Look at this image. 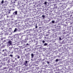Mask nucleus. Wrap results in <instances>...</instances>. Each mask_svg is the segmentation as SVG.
Here are the masks:
<instances>
[{
    "mask_svg": "<svg viewBox=\"0 0 73 73\" xmlns=\"http://www.w3.org/2000/svg\"><path fill=\"white\" fill-rule=\"evenodd\" d=\"M8 30L5 31H4L3 33L5 35H8Z\"/></svg>",
    "mask_w": 73,
    "mask_h": 73,
    "instance_id": "12",
    "label": "nucleus"
},
{
    "mask_svg": "<svg viewBox=\"0 0 73 73\" xmlns=\"http://www.w3.org/2000/svg\"><path fill=\"white\" fill-rule=\"evenodd\" d=\"M59 40H62V39H61V37H59Z\"/></svg>",
    "mask_w": 73,
    "mask_h": 73,
    "instance_id": "44",
    "label": "nucleus"
},
{
    "mask_svg": "<svg viewBox=\"0 0 73 73\" xmlns=\"http://www.w3.org/2000/svg\"><path fill=\"white\" fill-rule=\"evenodd\" d=\"M14 52H16V53H18V52L20 50V49L18 48H14Z\"/></svg>",
    "mask_w": 73,
    "mask_h": 73,
    "instance_id": "6",
    "label": "nucleus"
},
{
    "mask_svg": "<svg viewBox=\"0 0 73 73\" xmlns=\"http://www.w3.org/2000/svg\"><path fill=\"white\" fill-rule=\"evenodd\" d=\"M55 22V21H54L52 20V24H54Z\"/></svg>",
    "mask_w": 73,
    "mask_h": 73,
    "instance_id": "32",
    "label": "nucleus"
},
{
    "mask_svg": "<svg viewBox=\"0 0 73 73\" xmlns=\"http://www.w3.org/2000/svg\"><path fill=\"white\" fill-rule=\"evenodd\" d=\"M28 40V38H26L24 40H23L22 41L21 43V44H23L24 46L25 45V42H27V41Z\"/></svg>",
    "mask_w": 73,
    "mask_h": 73,
    "instance_id": "2",
    "label": "nucleus"
},
{
    "mask_svg": "<svg viewBox=\"0 0 73 73\" xmlns=\"http://www.w3.org/2000/svg\"><path fill=\"white\" fill-rule=\"evenodd\" d=\"M9 52H10V53H11V54H12V53H13V51L11 50V51H9Z\"/></svg>",
    "mask_w": 73,
    "mask_h": 73,
    "instance_id": "24",
    "label": "nucleus"
},
{
    "mask_svg": "<svg viewBox=\"0 0 73 73\" xmlns=\"http://www.w3.org/2000/svg\"><path fill=\"white\" fill-rule=\"evenodd\" d=\"M25 37V35H23L21 36V38H24Z\"/></svg>",
    "mask_w": 73,
    "mask_h": 73,
    "instance_id": "30",
    "label": "nucleus"
},
{
    "mask_svg": "<svg viewBox=\"0 0 73 73\" xmlns=\"http://www.w3.org/2000/svg\"><path fill=\"white\" fill-rule=\"evenodd\" d=\"M31 41H32V42H33L34 43L36 42V41L35 40H31Z\"/></svg>",
    "mask_w": 73,
    "mask_h": 73,
    "instance_id": "22",
    "label": "nucleus"
},
{
    "mask_svg": "<svg viewBox=\"0 0 73 73\" xmlns=\"http://www.w3.org/2000/svg\"><path fill=\"white\" fill-rule=\"evenodd\" d=\"M47 33H49V32H47Z\"/></svg>",
    "mask_w": 73,
    "mask_h": 73,
    "instance_id": "56",
    "label": "nucleus"
},
{
    "mask_svg": "<svg viewBox=\"0 0 73 73\" xmlns=\"http://www.w3.org/2000/svg\"><path fill=\"white\" fill-rule=\"evenodd\" d=\"M47 64H49V62H48V61H47Z\"/></svg>",
    "mask_w": 73,
    "mask_h": 73,
    "instance_id": "50",
    "label": "nucleus"
},
{
    "mask_svg": "<svg viewBox=\"0 0 73 73\" xmlns=\"http://www.w3.org/2000/svg\"><path fill=\"white\" fill-rule=\"evenodd\" d=\"M9 56V57H13V55L12 54H10Z\"/></svg>",
    "mask_w": 73,
    "mask_h": 73,
    "instance_id": "31",
    "label": "nucleus"
},
{
    "mask_svg": "<svg viewBox=\"0 0 73 73\" xmlns=\"http://www.w3.org/2000/svg\"><path fill=\"white\" fill-rule=\"evenodd\" d=\"M42 42L43 43H45V42L44 40H43L42 41Z\"/></svg>",
    "mask_w": 73,
    "mask_h": 73,
    "instance_id": "41",
    "label": "nucleus"
},
{
    "mask_svg": "<svg viewBox=\"0 0 73 73\" xmlns=\"http://www.w3.org/2000/svg\"><path fill=\"white\" fill-rule=\"evenodd\" d=\"M14 59L15 60H16V61H17V58H14Z\"/></svg>",
    "mask_w": 73,
    "mask_h": 73,
    "instance_id": "45",
    "label": "nucleus"
},
{
    "mask_svg": "<svg viewBox=\"0 0 73 73\" xmlns=\"http://www.w3.org/2000/svg\"><path fill=\"white\" fill-rule=\"evenodd\" d=\"M59 27H60V26H59Z\"/></svg>",
    "mask_w": 73,
    "mask_h": 73,
    "instance_id": "60",
    "label": "nucleus"
},
{
    "mask_svg": "<svg viewBox=\"0 0 73 73\" xmlns=\"http://www.w3.org/2000/svg\"><path fill=\"white\" fill-rule=\"evenodd\" d=\"M34 29H33V31H34Z\"/></svg>",
    "mask_w": 73,
    "mask_h": 73,
    "instance_id": "58",
    "label": "nucleus"
},
{
    "mask_svg": "<svg viewBox=\"0 0 73 73\" xmlns=\"http://www.w3.org/2000/svg\"><path fill=\"white\" fill-rule=\"evenodd\" d=\"M31 58H34V54H33L32 53L31 55Z\"/></svg>",
    "mask_w": 73,
    "mask_h": 73,
    "instance_id": "19",
    "label": "nucleus"
},
{
    "mask_svg": "<svg viewBox=\"0 0 73 73\" xmlns=\"http://www.w3.org/2000/svg\"><path fill=\"white\" fill-rule=\"evenodd\" d=\"M48 45V43H45L44 44V46H46Z\"/></svg>",
    "mask_w": 73,
    "mask_h": 73,
    "instance_id": "27",
    "label": "nucleus"
},
{
    "mask_svg": "<svg viewBox=\"0 0 73 73\" xmlns=\"http://www.w3.org/2000/svg\"><path fill=\"white\" fill-rule=\"evenodd\" d=\"M20 36H21L19 34H16L15 36V37H16V38H19Z\"/></svg>",
    "mask_w": 73,
    "mask_h": 73,
    "instance_id": "13",
    "label": "nucleus"
},
{
    "mask_svg": "<svg viewBox=\"0 0 73 73\" xmlns=\"http://www.w3.org/2000/svg\"><path fill=\"white\" fill-rule=\"evenodd\" d=\"M15 60H13L12 61V62H15Z\"/></svg>",
    "mask_w": 73,
    "mask_h": 73,
    "instance_id": "52",
    "label": "nucleus"
},
{
    "mask_svg": "<svg viewBox=\"0 0 73 73\" xmlns=\"http://www.w3.org/2000/svg\"><path fill=\"white\" fill-rule=\"evenodd\" d=\"M31 60H32V59Z\"/></svg>",
    "mask_w": 73,
    "mask_h": 73,
    "instance_id": "63",
    "label": "nucleus"
},
{
    "mask_svg": "<svg viewBox=\"0 0 73 73\" xmlns=\"http://www.w3.org/2000/svg\"><path fill=\"white\" fill-rule=\"evenodd\" d=\"M29 62V61L27 60H25L24 62H23V65H25V66H28V63Z\"/></svg>",
    "mask_w": 73,
    "mask_h": 73,
    "instance_id": "5",
    "label": "nucleus"
},
{
    "mask_svg": "<svg viewBox=\"0 0 73 73\" xmlns=\"http://www.w3.org/2000/svg\"><path fill=\"white\" fill-rule=\"evenodd\" d=\"M58 56V57H59V56Z\"/></svg>",
    "mask_w": 73,
    "mask_h": 73,
    "instance_id": "59",
    "label": "nucleus"
},
{
    "mask_svg": "<svg viewBox=\"0 0 73 73\" xmlns=\"http://www.w3.org/2000/svg\"><path fill=\"white\" fill-rule=\"evenodd\" d=\"M0 28H1V25H0Z\"/></svg>",
    "mask_w": 73,
    "mask_h": 73,
    "instance_id": "54",
    "label": "nucleus"
},
{
    "mask_svg": "<svg viewBox=\"0 0 73 73\" xmlns=\"http://www.w3.org/2000/svg\"><path fill=\"white\" fill-rule=\"evenodd\" d=\"M70 17V18H73V17H72V15H71Z\"/></svg>",
    "mask_w": 73,
    "mask_h": 73,
    "instance_id": "43",
    "label": "nucleus"
},
{
    "mask_svg": "<svg viewBox=\"0 0 73 73\" xmlns=\"http://www.w3.org/2000/svg\"><path fill=\"white\" fill-rule=\"evenodd\" d=\"M46 36H48V35H46Z\"/></svg>",
    "mask_w": 73,
    "mask_h": 73,
    "instance_id": "55",
    "label": "nucleus"
},
{
    "mask_svg": "<svg viewBox=\"0 0 73 73\" xmlns=\"http://www.w3.org/2000/svg\"><path fill=\"white\" fill-rule=\"evenodd\" d=\"M17 15V11H16L14 12L13 13V16H16Z\"/></svg>",
    "mask_w": 73,
    "mask_h": 73,
    "instance_id": "9",
    "label": "nucleus"
},
{
    "mask_svg": "<svg viewBox=\"0 0 73 73\" xmlns=\"http://www.w3.org/2000/svg\"><path fill=\"white\" fill-rule=\"evenodd\" d=\"M7 17H8V16H7Z\"/></svg>",
    "mask_w": 73,
    "mask_h": 73,
    "instance_id": "61",
    "label": "nucleus"
},
{
    "mask_svg": "<svg viewBox=\"0 0 73 73\" xmlns=\"http://www.w3.org/2000/svg\"><path fill=\"white\" fill-rule=\"evenodd\" d=\"M29 39L31 40V41H32V38H29Z\"/></svg>",
    "mask_w": 73,
    "mask_h": 73,
    "instance_id": "46",
    "label": "nucleus"
},
{
    "mask_svg": "<svg viewBox=\"0 0 73 73\" xmlns=\"http://www.w3.org/2000/svg\"><path fill=\"white\" fill-rule=\"evenodd\" d=\"M3 52H4V55L5 56H7V53H8L9 52L8 51H5L4 50H3Z\"/></svg>",
    "mask_w": 73,
    "mask_h": 73,
    "instance_id": "7",
    "label": "nucleus"
},
{
    "mask_svg": "<svg viewBox=\"0 0 73 73\" xmlns=\"http://www.w3.org/2000/svg\"><path fill=\"white\" fill-rule=\"evenodd\" d=\"M18 53L19 54H21L22 53V52H21V51L20 50V49H19V50L18 51Z\"/></svg>",
    "mask_w": 73,
    "mask_h": 73,
    "instance_id": "18",
    "label": "nucleus"
},
{
    "mask_svg": "<svg viewBox=\"0 0 73 73\" xmlns=\"http://www.w3.org/2000/svg\"><path fill=\"white\" fill-rule=\"evenodd\" d=\"M37 28H38V27L37 26V24H36L35 26V28L36 29H37Z\"/></svg>",
    "mask_w": 73,
    "mask_h": 73,
    "instance_id": "35",
    "label": "nucleus"
},
{
    "mask_svg": "<svg viewBox=\"0 0 73 73\" xmlns=\"http://www.w3.org/2000/svg\"><path fill=\"white\" fill-rule=\"evenodd\" d=\"M7 1H5L4 2V0H2L1 1V3L3 4L4 3V4L5 5H7Z\"/></svg>",
    "mask_w": 73,
    "mask_h": 73,
    "instance_id": "10",
    "label": "nucleus"
},
{
    "mask_svg": "<svg viewBox=\"0 0 73 73\" xmlns=\"http://www.w3.org/2000/svg\"><path fill=\"white\" fill-rule=\"evenodd\" d=\"M29 22V23H33V20L30 21Z\"/></svg>",
    "mask_w": 73,
    "mask_h": 73,
    "instance_id": "26",
    "label": "nucleus"
},
{
    "mask_svg": "<svg viewBox=\"0 0 73 73\" xmlns=\"http://www.w3.org/2000/svg\"><path fill=\"white\" fill-rule=\"evenodd\" d=\"M66 23H68L70 22V19H69V18H67L66 19Z\"/></svg>",
    "mask_w": 73,
    "mask_h": 73,
    "instance_id": "15",
    "label": "nucleus"
},
{
    "mask_svg": "<svg viewBox=\"0 0 73 73\" xmlns=\"http://www.w3.org/2000/svg\"><path fill=\"white\" fill-rule=\"evenodd\" d=\"M15 44H13L14 45H17V44H18V43L17 42H15Z\"/></svg>",
    "mask_w": 73,
    "mask_h": 73,
    "instance_id": "23",
    "label": "nucleus"
},
{
    "mask_svg": "<svg viewBox=\"0 0 73 73\" xmlns=\"http://www.w3.org/2000/svg\"><path fill=\"white\" fill-rule=\"evenodd\" d=\"M9 41V39H7L6 40H4L3 41V42H4L5 44H8V41Z\"/></svg>",
    "mask_w": 73,
    "mask_h": 73,
    "instance_id": "11",
    "label": "nucleus"
},
{
    "mask_svg": "<svg viewBox=\"0 0 73 73\" xmlns=\"http://www.w3.org/2000/svg\"><path fill=\"white\" fill-rule=\"evenodd\" d=\"M23 57V56H21V57Z\"/></svg>",
    "mask_w": 73,
    "mask_h": 73,
    "instance_id": "64",
    "label": "nucleus"
},
{
    "mask_svg": "<svg viewBox=\"0 0 73 73\" xmlns=\"http://www.w3.org/2000/svg\"><path fill=\"white\" fill-rule=\"evenodd\" d=\"M5 61H7L8 59H7V58H5Z\"/></svg>",
    "mask_w": 73,
    "mask_h": 73,
    "instance_id": "39",
    "label": "nucleus"
},
{
    "mask_svg": "<svg viewBox=\"0 0 73 73\" xmlns=\"http://www.w3.org/2000/svg\"><path fill=\"white\" fill-rule=\"evenodd\" d=\"M0 64H1L3 65H5V63H2V62H1L0 63Z\"/></svg>",
    "mask_w": 73,
    "mask_h": 73,
    "instance_id": "36",
    "label": "nucleus"
},
{
    "mask_svg": "<svg viewBox=\"0 0 73 73\" xmlns=\"http://www.w3.org/2000/svg\"><path fill=\"white\" fill-rule=\"evenodd\" d=\"M58 61H59V60L58 59H56L55 60L56 62H58Z\"/></svg>",
    "mask_w": 73,
    "mask_h": 73,
    "instance_id": "34",
    "label": "nucleus"
},
{
    "mask_svg": "<svg viewBox=\"0 0 73 73\" xmlns=\"http://www.w3.org/2000/svg\"><path fill=\"white\" fill-rule=\"evenodd\" d=\"M42 17L43 19H44V18H45V15H42Z\"/></svg>",
    "mask_w": 73,
    "mask_h": 73,
    "instance_id": "33",
    "label": "nucleus"
},
{
    "mask_svg": "<svg viewBox=\"0 0 73 73\" xmlns=\"http://www.w3.org/2000/svg\"><path fill=\"white\" fill-rule=\"evenodd\" d=\"M11 9L8 10L7 11V13H8V14H9L10 13H11Z\"/></svg>",
    "mask_w": 73,
    "mask_h": 73,
    "instance_id": "17",
    "label": "nucleus"
},
{
    "mask_svg": "<svg viewBox=\"0 0 73 73\" xmlns=\"http://www.w3.org/2000/svg\"><path fill=\"white\" fill-rule=\"evenodd\" d=\"M62 4V3H60L59 4V5H61Z\"/></svg>",
    "mask_w": 73,
    "mask_h": 73,
    "instance_id": "49",
    "label": "nucleus"
},
{
    "mask_svg": "<svg viewBox=\"0 0 73 73\" xmlns=\"http://www.w3.org/2000/svg\"><path fill=\"white\" fill-rule=\"evenodd\" d=\"M30 55H31V54H30V53H28L25 54V56L26 58H29L30 57Z\"/></svg>",
    "mask_w": 73,
    "mask_h": 73,
    "instance_id": "4",
    "label": "nucleus"
},
{
    "mask_svg": "<svg viewBox=\"0 0 73 73\" xmlns=\"http://www.w3.org/2000/svg\"><path fill=\"white\" fill-rule=\"evenodd\" d=\"M19 29L20 28H19V27L15 28L14 31V33L15 32H16L17 31H19Z\"/></svg>",
    "mask_w": 73,
    "mask_h": 73,
    "instance_id": "8",
    "label": "nucleus"
},
{
    "mask_svg": "<svg viewBox=\"0 0 73 73\" xmlns=\"http://www.w3.org/2000/svg\"><path fill=\"white\" fill-rule=\"evenodd\" d=\"M13 48V47H10L9 48V49L10 50H11Z\"/></svg>",
    "mask_w": 73,
    "mask_h": 73,
    "instance_id": "25",
    "label": "nucleus"
},
{
    "mask_svg": "<svg viewBox=\"0 0 73 73\" xmlns=\"http://www.w3.org/2000/svg\"><path fill=\"white\" fill-rule=\"evenodd\" d=\"M64 14H66V13H67V12L66 11H64Z\"/></svg>",
    "mask_w": 73,
    "mask_h": 73,
    "instance_id": "29",
    "label": "nucleus"
},
{
    "mask_svg": "<svg viewBox=\"0 0 73 73\" xmlns=\"http://www.w3.org/2000/svg\"><path fill=\"white\" fill-rule=\"evenodd\" d=\"M15 10V9H13V10Z\"/></svg>",
    "mask_w": 73,
    "mask_h": 73,
    "instance_id": "62",
    "label": "nucleus"
},
{
    "mask_svg": "<svg viewBox=\"0 0 73 73\" xmlns=\"http://www.w3.org/2000/svg\"><path fill=\"white\" fill-rule=\"evenodd\" d=\"M7 67H5L3 68V69H7Z\"/></svg>",
    "mask_w": 73,
    "mask_h": 73,
    "instance_id": "37",
    "label": "nucleus"
},
{
    "mask_svg": "<svg viewBox=\"0 0 73 73\" xmlns=\"http://www.w3.org/2000/svg\"><path fill=\"white\" fill-rule=\"evenodd\" d=\"M15 57H17V58L18 59H19L20 58V56L19 55H17L15 56Z\"/></svg>",
    "mask_w": 73,
    "mask_h": 73,
    "instance_id": "21",
    "label": "nucleus"
},
{
    "mask_svg": "<svg viewBox=\"0 0 73 73\" xmlns=\"http://www.w3.org/2000/svg\"><path fill=\"white\" fill-rule=\"evenodd\" d=\"M54 9H56V8H57V4L55 3L54 5Z\"/></svg>",
    "mask_w": 73,
    "mask_h": 73,
    "instance_id": "20",
    "label": "nucleus"
},
{
    "mask_svg": "<svg viewBox=\"0 0 73 73\" xmlns=\"http://www.w3.org/2000/svg\"><path fill=\"white\" fill-rule=\"evenodd\" d=\"M26 31V32H26L27 33H30V32H32V31H33V30H32V29H31L29 30Z\"/></svg>",
    "mask_w": 73,
    "mask_h": 73,
    "instance_id": "14",
    "label": "nucleus"
},
{
    "mask_svg": "<svg viewBox=\"0 0 73 73\" xmlns=\"http://www.w3.org/2000/svg\"><path fill=\"white\" fill-rule=\"evenodd\" d=\"M9 38H12V36H9Z\"/></svg>",
    "mask_w": 73,
    "mask_h": 73,
    "instance_id": "51",
    "label": "nucleus"
},
{
    "mask_svg": "<svg viewBox=\"0 0 73 73\" xmlns=\"http://www.w3.org/2000/svg\"><path fill=\"white\" fill-rule=\"evenodd\" d=\"M21 61H23V59H22V58L21 59H20V60L21 61Z\"/></svg>",
    "mask_w": 73,
    "mask_h": 73,
    "instance_id": "42",
    "label": "nucleus"
},
{
    "mask_svg": "<svg viewBox=\"0 0 73 73\" xmlns=\"http://www.w3.org/2000/svg\"><path fill=\"white\" fill-rule=\"evenodd\" d=\"M11 40H12V41H13V40H13V38H11Z\"/></svg>",
    "mask_w": 73,
    "mask_h": 73,
    "instance_id": "47",
    "label": "nucleus"
},
{
    "mask_svg": "<svg viewBox=\"0 0 73 73\" xmlns=\"http://www.w3.org/2000/svg\"><path fill=\"white\" fill-rule=\"evenodd\" d=\"M26 45H29V44L28 43H27L26 44Z\"/></svg>",
    "mask_w": 73,
    "mask_h": 73,
    "instance_id": "48",
    "label": "nucleus"
},
{
    "mask_svg": "<svg viewBox=\"0 0 73 73\" xmlns=\"http://www.w3.org/2000/svg\"><path fill=\"white\" fill-rule=\"evenodd\" d=\"M8 35H12V32L10 31L9 30H8Z\"/></svg>",
    "mask_w": 73,
    "mask_h": 73,
    "instance_id": "16",
    "label": "nucleus"
},
{
    "mask_svg": "<svg viewBox=\"0 0 73 73\" xmlns=\"http://www.w3.org/2000/svg\"><path fill=\"white\" fill-rule=\"evenodd\" d=\"M10 3V5L9 6V7H11V8H15V5H14V4L15 3V0H11Z\"/></svg>",
    "mask_w": 73,
    "mask_h": 73,
    "instance_id": "1",
    "label": "nucleus"
},
{
    "mask_svg": "<svg viewBox=\"0 0 73 73\" xmlns=\"http://www.w3.org/2000/svg\"><path fill=\"white\" fill-rule=\"evenodd\" d=\"M12 41H11L10 40H9L7 43V46H10V45H13L12 44Z\"/></svg>",
    "mask_w": 73,
    "mask_h": 73,
    "instance_id": "3",
    "label": "nucleus"
},
{
    "mask_svg": "<svg viewBox=\"0 0 73 73\" xmlns=\"http://www.w3.org/2000/svg\"><path fill=\"white\" fill-rule=\"evenodd\" d=\"M65 8H66V7H65V6H64L63 8V9H65Z\"/></svg>",
    "mask_w": 73,
    "mask_h": 73,
    "instance_id": "38",
    "label": "nucleus"
},
{
    "mask_svg": "<svg viewBox=\"0 0 73 73\" xmlns=\"http://www.w3.org/2000/svg\"><path fill=\"white\" fill-rule=\"evenodd\" d=\"M46 3H47V2L46 1L44 2V4H45V5H46Z\"/></svg>",
    "mask_w": 73,
    "mask_h": 73,
    "instance_id": "40",
    "label": "nucleus"
},
{
    "mask_svg": "<svg viewBox=\"0 0 73 73\" xmlns=\"http://www.w3.org/2000/svg\"><path fill=\"white\" fill-rule=\"evenodd\" d=\"M10 62H11V61H10V60L9 59L8 60L7 63H8V64H9Z\"/></svg>",
    "mask_w": 73,
    "mask_h": 73,
    "instance_id": "28",
    "label": "nucleus"
},
{
    "mask_svg": "<svg viewBox=\"0 0 73 73\" xmlns=\"http://www.w3.org/2000/svg\"><path fill=\"white\" fill-rule=\"evenodd\" d=\"M22 7H24V5H22Z\"/></svg>",
    "mask_w": 73,
    "mask_h": 73,
    "instance_id": "57",
    "label": "nucleus"
},
{
    "mask_svg": "<svg viewBox=\"0 0 73 73\" xmlns=\"http://www.w3.org/2000/svg\"><path fill=\"white\" fill-rule=\"evenodd\" d=\"M36 64H38V62H36Z\"/></svg>",
    "mask_w": 73,
    "mask_h": 73,
    "instance_id": "53",
    "label": "nucleus"
}]
</instances>
